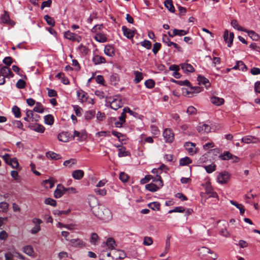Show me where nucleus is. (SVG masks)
<instances>
[{
	"instance_id": "41",
	"label": "nucleus",
	"mask_w": 260,
	"mask_h": 260,
	"mask_svg": "<svg viewBox=\"0 0 260 260\" xmlns=\"http://www.w3.org/2000/svg\"><path fill=\"white\" fill-rule=\"evenodd\" d=\"M231 25L234 28L237 29L238 30L243 31H245V29H243L242 27L239 25L238 22L236 20H233L231 22Z\"/></svg>"
},
{
	"instance_id": "35",
	"label": "nucleus",
	"mask_w": 260,
	"mask_h": 260,
	"mask_svg": "<svg viewBox=\"0 0 260 260\" xmlns=\"http://www.w3.org/2000/svg\"><path fill=\"white\" fill-rule=\"evenodd\" d=\"M44 122L46 124L48 125H52L54 122V118L53 117L50 115L48 114L46 116H44Z\"/></svg>"
},
{
	"instance_id": "16",
	"label": "nucleus",
	"mask_w": 260,
	"mask_h": 260,
	"mask_svg": "<svg viewBox=\"0 0 260 260\" xmlns=\"http://www.w3.org/2000/svg\"><path fill=\"white\" fill-rule=\"evenodd\" d=\"M122 30L123 31L124 36L129 39L134 37L135 33L134 30L127 28L125 26H122Z\"/></svg>"
},
{
	"instance_id": "57",
	"label": "nucleus",
	"mask_w": 260,
	"mask_h": 260,
	"mask_svg": "<svg viewBox=\"0 0 260 260\" xmlns=\"http://www.w3.org/2000/svg\"><path fill=\"white\" fill-rule=\"evenodd\" d=\"M161 47V44L159 43H155L153 45V47L152 49V51L154 54H156Z\"/></svg>"
},
{
	"instance_id": "53",
	"label": "nucleus",
	"mask_w": 260,
	"mask_h": 260,
	"mask_svg": "<svg viewBox=\"0 0 260 260\" xmlns=\"http://www.w3.org/2000/svg\"><path fill=\"white\" fill-rule=\"evenodd\" d=\"M145 86L148 88H152L155 85L154 81L152 79H149L145 81Z\"/></svg>"
},
{
	"instance_id": "45",
	"label": "nucleus",
	"mask_w": 260,
	"mask_h": 260,
	"mask_svg": "<svg viewBox=\"0 0 260 260\" xmlns=\"http://www.w3.org/2000/svg\"><path fill=\"white\" fill-rule=\"evenodd\" d=\"M9 165H10L13 168L17 169L19 166V163L17 159L15 157L11 158L10 160V164Z\"/></svg>"
},
{
	"instance_id": "24",
	"label": "nucleus",
	"mask_w": 260,
	"mask_h": 260,
	"mask_svg": "<svg viewBox=\"0 0 260 260\" xmlns=\"http://www.w3.org/2000/svg\"><path fill=\"white\" fill-rule=\"evenodd\" d=\"M84 173L81 170H76L72 172V177L77 180H80L84 176Z\"/></svg>"
},
{
	"instance_id": "17",
	"label": "nucleus",
	"mask_w": 260,
	"mask_h": 260,
	"mask_svg": "<svg viewBox=\"0 0 260 260\" xmlns=\"http://www.w3.org/2000/svg\"><path fill=\"white\" fill-rule=\"evenodd\" d=\"M219 157L222 160H228L230 158H232L234 159V161H238L239 160V158L238 157L233 156V155L229 151L224 152L222 154H221L219 156Z\"/></svg>"
},
{
	"instance_id": "58",
	"label": "nucleus",
	"mask_w": 260,
	"mask_h": 260,
	"mask_svg": "<svg viewBox=\"0 0 260 260\" xmlns=\"http://www.w3.org/2000/svg\"><path fill=\"white\" fill-rule=\"evenodd\" d=\"M99 239V236L96 233H92L91 235L90 242L91 243H95L98 242V240Z\"/></svg>"
},
{
	"instance_id": "10",
	"label": "nucleus",
	"mask_w": 260,
	"mask_h": 260,
	"mask_svg": "<svg viewBox=\"0 0 260 260\" xmlns=\"http://www.w3.org/2000/svg\"><path fill=\"white\" fill-rule=\"evenodd\" d=\"M5 260H14L13 257H17L21 259H24V256L20 253L14 251L13 253L7 252L5 254Z\"/></svg>"
},
{
	"instance_id": "37",
	"label": "nucleus",
	"mask_w": 260,
	"mask_h": 260,
	"mask_svg": "<svg viewBox=\"0 0 260 260\" xmlns=\"http://www.w3.org/2000/svg\"><path fill=\"white\" fill-rule=\"evenodd\" d=\"M191 162V160L188 157H185L180 159L179 164L181 166L187 165Z\"/></svg>"
},
{
	"instance_id": "61",
	"label": "nucleus",
	"mask_w": 260,
	"mask_h": 260,
	"mask_svg": "<svg viewBox=\"0 0 260 260\" xmlns=\"http://www.w3.org/2000/svg\"><path fill=\"white\" fill-rule=\"evenodd\" d=\"M187 113L190 115L195 114L197 112L196 109L193 106H189L187 109Z\"/></svg>"
},
{
	"instance_id": "48",
	"label": "nucleus",
	"mask_w": 260,
	"mask_h": 260,
	"mask_svg": "<svg viewBox=\"0 0 260 260\" xmlns=\"http://www.w3.org/2000/svg\"><path fill=\"white\" fill-rule=\"evenodd\" d=\"M94 191L97 194L102 196H105L107 193V191L104 188L100 189V188L95 187L94 189Z\"/></svg>"
},
{
	"instance_id": "55",
	"label": "nucleus",
	"mask_w": 260,
	"mask_h": 260,
	"mask_svg": "<svg viewBox=\"0 0 260 260\" xmlns=\"http://www.w3.org/2000/svg\"><path fill=\"white\" fill-rule=\"evenodd\" d=\"M25 86V82L22 79H19L16 83V87L19 89L24 88Z\"/></svg>"
},
{
	"instance_id": "42",
	"label": "nucleus",
	"mask_w": 260,
	"mask_h": 260,
	"mask_svg": "<svg viewBox=\"0 0 260 260\" xmlns=\"http://www.w3.org/2000/svg\"><path fill=\"white\" fill-rule=\"evenodd\" d=\"M187 32L183 29H174L173 36H183L186 35Z\"/></svg>"
},
{
	"instance_id": "36",
	"label": "nucleus",
	"mask_w": 260,
	"mask_h": 260,
	"mask_svg": "<svg viewBox=\"0 0 260 260\" xmlns=\"http://www.w3.org/2000/svg\"><path fill=\"white\" fill-rule=\"evenodd\" d=\"M134 74L135 76V78L134 79L135 82L136 83H139L143 79L142 73L137 71H134Z\"/></svg>"
},
{
	"instance_id": "44",
	"label": "nucleus",
	"mask_w": 260,
	"mask_h": 260,
	"mask_svg": "<svg viewBox=\"0 0 260 260\" xmlns=\"http://www.w3.org/2000/svg\"><path fill=\"white\" fill-rule=\"evenodd\" d=\"M12 112L16 118H19L21 116V112L19 107L16 106H14L12 108Z\"/></svg>"
},
{
	"instance_id": "47",
	"label": "nucleus",
	"mask_w": 260,
	"mask_h": 260,
	"mask_svg": "<svg viewBox=\"0 0 260 260\" xmlns=\"http://www.w3.org/2000/svg\"><path fill=\"white\" fill-rule=\"evenodd\" d=\"M95 112L94 111H89L85 113V117L87 120L92 119L95 116Z\"/></svg>"
},
{
	"instance_id": "34",
	"label": "nucleus",
	"mask_w": 260,
	"mask_h": 260,
	"mask_svg": "<svg viewBox=\"0 0 260 260\" xmlns=\"http://www.w3.org/2000/svg\"><path fill=\"white\" fill-rule=\"evenodd\" d=\"M44 107L41 103L37 102L36 106L34 107L33 111L38 113H42L44 112Z\"/></svg>"
},
{
	"instance_id": "1",
	"label": "nucleus",
	"mask_w": 260,
	"mask_h": 260,
	"mask_svg": "<svg viewBox=\"0 0 260 260\" xmlns=\"http://www.w3.org/2000/svg\"><path fill=\"white\" fill-rule=\"evenodd\" d=\"M91 207L92 212L99 219L105 222H108L111 220L112 215L110 210L102 205H98L93 207Z\"/></svg>"
},
{
	"instance_id": "31",
	"label": "nucleus",
	"mask_w": 260,
	"mask_h": 260,
	"mask_svg": "<svg viewBox=\"0 0 260 260\" xmlns=\"http://www.w3.org/2000/svg\"><path fill=\"white\" fill-rule=\"evenodd\" d=\"M165 7L168 9V10L171 12H175V8L173 5V2L172 0H166L164 3Z\"/></svg>"
},
{
	"instance_id": "54",
	"label": "nucleus",
	"mask_w": 260,
	"mask_h": 260,
	"mask_svg": "<svg viewBox=\"0 0 260 260\" xmlns=\"http://www.w3.org/2000/svg\"><path fill=\"white\" fill-rule=\"evenodd\" d=\"M141 45L147 49H149L151 47V43L148 40H144L141 42Z\"/></svg>"
},
{
	"instance_id": "23",
	"label": "nucleus",
	"mask_w": 260,
	"mask_h": 260,
	"mask_svg": "<svg viewBox=\"0 0 260 260\" xmlns=\"http://www.w3.org/2000/svg\"><path fill=\"white\" fill-rule=\"evenodd\" d=\"M105 53L109 56H113L115 55V49L113 46L106 45L104 49Z\"/></svg>"
},
{
	"instance_id": "7",
	"label": "nucleus",
	"mask_w": 260,
	"mask_h": 260,
	"mask_svg": "<svg viewBox=\"0 0 260 260\" xmlns=\"http://www.w3.org/2000/svg\"><path fill=\"white\" fill-rule=\"evenodd\" d=\"M163 137L166 142L171 143L174 139V135L170 128H166L163 132Z\"/></svg>"
},
{
	"instance_id": "32",
	"label": "nucleus",
	"mask_w": 260,
	"mask_h": 260,
	"mask_svg": "<svg viewBox=\"0 0 260 260\" xmlns=\"http://www.w3.org/2000/svg\"><path fill=\"white\" fill-rule=\"evenodd\" d=\"M24 252L29 256L34 255V251L30 245H26L23 247Z\"/></svg>"
},
{
	"instance_id": "60",
	"label": "nucleus",
	"mask_w": 260,
	"mask_h": 260,
	"mask_svg": "<svg viewBox=\"0 0 260 260\" xmlns=\"http://www.w3.org/2000/svg\"><path fill=\"white\" fill-rule=\"evenodd\" d=\"M185 211V209L182 207H177L175 208L174 209L170 210L169 213H171L172 212H179L182 213Z\"/></svg>"
},
{
	"instance_id": "52",
	"label": "nucleus",
	"mask_w": 260,
	"mask_h": 260,
	"mask_svg": "<svg viewBox=\"0 0 260 260\" xmlns=\"http://www.w3.org/2000/svg\"><path fill=\"white\" fill-rule=\"evenodd\" d=\"M47 157H50L51 159H57L59 158V155L53 152H48L46 153Z\"/></svg>"
},
{
	"instance_id": "19",
	"label": "nucleus",
	"mask_w": 260,
	"mask_h": 260,
	"mask_svg": "<svg viewBox=\"0 0 260 260\" xmlns=\"http://www.w3.org/2000/svg\"><path fill=\"white\" fill-rule=\"evenodd\" d=\"M257 141V138L252 136H247L242 138V142L246 144L256 143Z\"/></svg>"
},
{
	"instance_id": "11",
	"label": "nucleus",
	"mask_w": 260,
	"mask_h": 260,
	"mask_svg": "<svg viewBox=\"0 0 260 260\" xmlns=\"http://www.w3.org/2000/svg\"><path fill=\"white\" fill-rule=\"evenodd\" d=\"M32 222L35 224V226L31 229V233L35 234L41 230L40 224L42 222V221L40 219L34 218L32 219Z\"/></svg>"
},
{
	"instance_id": "28",
	"label": "nucleus",
	"mask_w": 260,
	"mask_h": 260,
	"mask_svg": "<svg viewBox=\"0 0 260 260\" xmlns=\"http://www.w3.org/2000/svg\"><path fill=\"white\" fill-rule=\"evenodd\" d=\"M95 40L100 43H104L107 41V38L106 35L102 33H98L94 37Z\"/></svg>"
},
{
	"instance_id": "33",
	"label": "nucleus",
	"mask_w": 260,
	"mask_h": 260,
	"mask_svg": "<svg viewBox=\"0 0 260 260\" xmlns=\"http://www.w3.org/2000/svg\"><path fill=\"white\" fill-rule=\"evenodd\" d=\"M1 21L3 23H11V20L9 17L8 13L7 11H5L4 14L1 17Z\"/></svg>"
},
{
	"instance_id": "40",
	"label": "nucleus",
	"mask_w": 260,
	"mask_h": 260,
	"mask_svg": "<svg viewBox=\"0 0 260 260\" xmlns=\"http://www.w3.org/2000/svg\"><path fill=\"white\" fill-rule=\"evenodd\" d=\"M44 19L46 20L47 24L51 26H53L55 24V21L54 19L50 17L48 15H46L44 17Z\"/></svg>"
},
{
	"instance_id": "43",
	"label": "nucleus",
	"mask_w": 260,
	"mask_h": 260,
	"mask_svg": "<svg viewBox=\"0 0 260 260\" xmlns=\"http://www.w3.org/2000/svg\"><path fill=\"white\" fill-rule=\"evenodd\" d=\"M43 184L46 188H51L54 186V182L52 180L48 179L44 181Z\"/></svg>"
},
{
	"instance_id": "12",
	"label": "nucleus",
	"mask_w": 260,
	"mask_h": 260,
	"mask_svg": "<svg viewBox=\"0 0 260 260\" xmlns=\"http://www.w3.org/2000/svg\"><path fill=\"white\" fill-rule=\"evenodd\" d=\"M234 38V34L233 32H230L229 35L228 30H226L224 33V40L225 42L228 44V46L230 47L233 41Z\"/></svg>"
},
{
	"instance_id": "56",
	"label": "nucleus",
	"mask_w": 260,
	"mask_h": 260,
	"mask_svg": "<svg viewBox=\"0 0 260 260\" xmlns=\"http://www.w3.org/2000/svg\"><path fill=\"white\" fill-rule=\"evenodd\" d=\"M76 162V160L74 159H71L69 160H66L63 162V165L65 166H68L69 167H71L73 165L75 164Z\"/></svg>"
},
{
	"instance_id": "50",
	"label": "nucleus",
	"mask_w": 260,
	"mask_h": 260,
	"mask_svg": "<svg viewBox=\"0 0 260 260\" xmlns=\"http://www.w3.org/2000/svg\"><path fill=\"white\" fill-rule=\"evenodd\" d=\"M13 124L15 127H16L23 131H25V129L23 128V125L20 121L14 120L13 122Z\"/></svg>"
},
{
	"instance_id": "38",
	"label": "nucleus",
	"mask_w": 260,
	"mask_h": 260,
	"mask_svg": "<svg viewBox=\"0 0 260 260\" xmlns=\"http://www.w3.org/2000/svg\"><path fill=\"white\" fill-rule=\"evenodd\" d=\"M148 207L153 210H159L160 209V204L157 202H152L148 204Z\"/></svg>"
},
{
	"instance_id": "18",
	"label": "nucleus",
	"mask_w": 260,
	"mask_h": 260,
	"mask_svg": "<svg viewBox=\"0 0 260 260\" xmlns=\"http://www.w3.org/2000/svg\"><path fill=\"white\" fill-rule=\"evenodd\" d=\"M58 139L59 141L63 142H67L69 141L71 135L69 132H62L58 134Z\"/></svg>"
},
{
	"instance_id": "49",
	"label": "nucleus",
	"mask_w": 260,
	"mask_h": 260,
	"mask_svg": "<svg viewBox=\"0 0 260 260\" xmlns=\"http://www.w3.org/2000/svg\"><path fill=\"white\" fill-rule=\"evenodd\" d=\"M45 204L55 207L56 205V201L51 198H47L44 201Z\"/></svg>"
},
{
	"instance_id": "15",
	"label": "nucleus",
	"mask_w": 260,
	"mask_h": 260,
	"mask_svg": "<svg viewBox=\"0 0 260 260\" xmlns=\"http://www.w3.org/2000/svg\"><path fill=\"white\" fill-rule=\"evenodd\" d=\"M199 256L200 258L203 259L205 256H206L207 254L210 253L213 254V251H212L209 248L205 247L202 246L201 248H199Z\"/></svg>"
},
{
	"instance_id": "30",
	"label": "nucleus",
	"mask_w": 260,
	"mask_h": 260,
	"mask_svg": "<svg viewBox=\"0 0 260 260\" xmlns=\"http://www.w3.org/2000/svg\"><path fill=\"white\" fill-rule=\"evenodd\" d=\"M244 32H247L249 37L254 41H257L259 39V35L253 30H247L245 29Z\"/></svg>"
},
{
	"instance_id": "64",
	"label": "nucleus",
	"mask_w": 260,
	"mask_h": 260,
	"mask_svg": "<svg viewBox=\"0 0 260 260\" xmlns=\"http://www.w3.org/2000/svg\"><path fill=\"white\" fill-rule=\"evenodd\" d=\"M250 73L253 75H257L260 74V69L258 68H253L250 70Z\"/></svg>"
},
{
	"instance_id": "8",
	"label": "nucleus",
	"mask_w": 260,
	"mask_h": 260,
	"mask_svg": "<svg viewBox=\"0 0 260 260\" xmlns=\"http://www.w3.org/2000/svg\"><path fill=\"white\" fill-rule=\"evenodd\" d=\"M64 37L65 38L72 41L79 42L81 40V37L80 36L75 33L71 32L70 31H66L64 34Z\"/></svg>"
},
{
	"instance_id": "25",
	"label": "nucleus",
	"mask_w": 260,
	"mask_h": 260,
	"mask_svg": "<svg viewBox=\"0 0 260 260\" xmlns=\"http://www.w3.org/2000/svg\"><path fill=\"white\" fill-rule=\"evenodd\" d=\"M181 69L184 72L186 73H192L193 72L194 70L193 67L190 64L188 63H182L181 64Z\"/></svg>"
},
{
	"instance_id": "46",
	"label": "nucleus",
	"mask_w": 260,
	"mask_h": 260,
	"mask_svg": "<svg viewBox=\"0 0 260 260\" xmlns=\"http://www.w3.org/2000/svg\"><path fill=\"white\" fill-rule=\"evenodd\" d=\"M9 208V204L5 202H2L0 203V208L2 211L4 213H6L8 211Z\"/></svg>"
},
{
	"instance_id": "2",
	"label": "nucleus",
	"mask_w": 260,
	"mask_h": 260,
	"mask_svg": "<svg viewBox=\"0 0 260 260\" xmlns=\"http://www.w3.org/2000/svg\"><path fill=\"white\" fill-rule=\"evenodd\" d=\"M153 182H155L157 184L153 183L146 184L145 188L147 190L151 192H155L163 186V182L160 176L154 178Z\"/></svg>"
},
{
	"instance_id": "5",
	"label": "nucleus",
	"mask_w": 260,
	"mask_h": 260,
	"mask_svg": "<svg viewBox=\"0 0 260 260\" xmlns=\"http://www.w3.org/2000/svg\"><path fill=\"white\" fill-rule=\"evenodd\" d=\"M109 103H110L111 108L115 110L118 109L123 106V103L120 99L110 98Z\"/></svg>"
},
{
	"instance_id": "27",
	"label": "nucleus",
	"mask_w": 260,
	"mask_h": 260,
	"mask_svg": "<svg viewBox=\"0 0 260 260\" xmlns=\"http://www.w3.org/2000/svg\"><path fill=\"white\" fill-rule=\"evenodd\" d=\"M233 69H238L242 71H245L247 69V67L242 61H238L236 62V64L233 68Z\"/></svg>"
},
{
	"instance_id": "6",
	"label": "nucleus",
	"mask_w": 260,
	"mask_h": 260,
	"mask_svg": "<svg viewBox=\"0 0 260 260\" xmlns=\"http://www.w3.org/2000/svg\"><path fill=\"white\" fill-rule=\"evenodd\" d=\"M184 147L189 155H193L197 152L198 149L196 147V144L192 142H186Z\"/></svg>"
},
{
	"instance_id": "51",
	"label": "nucleus",
	"mask_w": 260,
	"mask_h": 260,
	"mask_svg": "<svg viewBox=\"0 0 260 260\" xmlns=\"http://www.w3.org/2000/svg\"><path fill=\"white\" fill-rule=\"evenodd\" d=\"M128 175L124 172H121L119 174V179L123 182H126L128 179Z\"/></svg>"
},
{
	"instance_id": "22",
	"label": "nucleus",
	"mask_w": 260,
	"mask_h": 260,
	"mask_svg": "<svg viewBox=\"0 0 260 260\" xmlns=\"http://www.w3.org/2000/svg\"><path fill=\"white\" fill-rule=\"evenodd\" d=\"M197 129L200 133H209L211 131V127L207 124H200L198 126Z\"/></svg>"
},
{
	"instance_id": "62",
	"label": "nucleus",
	"mask_w": 260,
	"mask_h": 260,
	"mask_svg": "<svg viewBox=\"0 0 260 260\" xmlns=\"http://www.w3.org/2000/svg\"><path fill=\"white\" fill-rule=\"evenodd\" d=\"M206 192L207 193V194H209V197H212V198H217L218 197V194L216 192L212 191V190L211 189H207L206 190Z\"/></svg>"
},
{
	"instance_id": "13",
	"label": "nucleus",
	"mask_w": 260,
	"mask_h": 260,
	"mask_svg": "<svg viewBox=\"0 0 260 260\" xmlns=\"http://www.w3.org/2000/svg\"><path fill=\"white\" fill-rule=\"evenodd\" d=\"M28 127L32 131H36L38 133H43L45 129L43 125L39 123H30L28 125Z\"/></svg>"
},
{
	"instance_id": "9",
	"label": "nucleus",
	"mask_w": 260,
	"mask_h": 260,
	"mask_svg": "<svg viewBox=\"0 0 260 260\" xmlns=\"http://www.w3.org/2000/svg\"><path fill=\"white\" fill-rule=\"evenodd\" d=\"M74 137H77V140L79 142H83L87 138V133L85 131L83 130L81 132H78L75 130L74 132Z\"/></svg>"
},
{
	"instance_id": "3",
	"label": "nucleus",
	"mask_w": 260,
	"mask_h": 260,
	"mask_svg": "<svg viewBox=\"0 0 260 260\" xmlns=\"http://www.w3.org/2000/svg\"><path fill=\"white\" fill-rule=\"evenodd\" d=\"M230 178V174L226 171H223L219 173L217 177V180L220 184H225L229 181Z\"/></svg>"
},
{
	"instance_id": "4",
	"label": "nucleus",
	"mask_w": 260,
	"mask_h": 260,
	"mask_svg": "<svg viewBox=\"0 0 260 260\" xmlns=\"http://www.w3.org/2000/svg\"><path fill=\"white\" fill-rule=\"evenodd\" d=\"M66 193V187H64L62 184H59L57 185L56 188L54 192V197L56 199H58Z\"/></svg>"
},
{
	"instance_id": "39",
	"label": "nucleus",
	"mask_w": 260,
	"mask_h": 260,
	"mask_svg": "<svg viewBox=\"0 0 260 260\" xmlns=\"http://www.w3.org/2000/svg\"><path fill=\"white\" fill-rule=\"evenodd\" d=\"M204 168L205 169L206 172L208 173H211L216 170V165L215 164L212 163L211 165H209L208 166H205L204 167Z\"/></svg>"
},
{
	"instance_id": "21",
	"label": "nucleus",
	"mask_w": 260,
	"mask_h": 260,
	"mask_svg": "<svg viewBox=\"0 0 260 260\" xmlns=\"http://www.w3.org/2000/svg\"><path fill=\"white\" fill-rule=\"evenodd\" d=\"M211 102L217 106H220L224 104V100L222 98L213 96L210 98Z\"/></svg>"
},
{
	"instance_id": "59",
	"label": "nucleus",
	"mask_w": 260,
	"mask_h": 260,
	"mask_svg": "<svg viewBox=\"0 0 260 260\" xmlns=\"http://www.w3.org/2000/svg\"><path fill=\"white\" fill-rule=\"evenodd\" d=\"M162 41L164 43H166L168 46H171L173 43L170 41V39L166 35H164L163 36Z\"/></svg>"
},
{
	"instance_id": "29",
	"label": "nucleus",
	"mask_w": 260,
	"mask_h": 260,
	"mask_svg": "<svg viewBox=\"0 0 260 260\" xmlns=\"http://www.w3.org/2000/svg\"><path fill=\"white\" fill-rule=\"evenodd\" d=\"M92 61L95 64H99L105 63L106 62V59L104 57L96 55L93 57Z\"/></svg>"
},
{
	"instance_id": "20",
	"label": "nucleus",
	"mask_w": 260,
	"mask_h": 260,
	"mask_svg": "<svg viewBox=\"0 0 260 260\" xmlns=\"http://www.w3.org/2000/svg\"><path fill=\"white\" fill-rule=\"evenodd\" d=\"M198 81L200 85H203L206 88L210 86V83L209 80L203 76L199 75L198 77Z\"/></svg>"
},
{
	"instance_id": "26",
	"label": "nucleus",
	"mask_w": 260,
	"mask_h": 260,
	"mask_svg": "<svg viewBox=\"0 0 260 260\" xmlns=\"http://www.w3.org/2000/svg\"><path fill=\"white\" fill-rule=\"evenodd\" d=\"M77 96L80 101L83 103L86 101L87 99V94L82 90H80L77 92Z\"/></svg>"
},
{
	"instance_id": "63",
	"label": "nucleus",
	"mask_w": 260,
	"mask_h": 260,
	"mask_svg": "<svg viewBox=\"0 0 260 260\" xmlns=\"http://www.w3.org/2000/svg\"><path fill=\"white\" fill-rule=\"evenodd\" d=\"M3 63L7 66H10L12 63V58L11 57H6L3 61Z\"/></svg>"
},
{
	"instance_id": "14",
	"label": "nucleus",
	"mask_w": 260,
	"mask_h": 260,
	"mask_svg": "<svg viewBox=\"0 0 260 260\" xmlns=\"http://www.w3.org/2000/svg\"><path fill=\"white\" fill-rule=\"evenodd\" d=\"M0 73L3 75L5 78H12L14 74L11 69L7 67H3L0 69Z\"/></svg>"
}]
</instances>
